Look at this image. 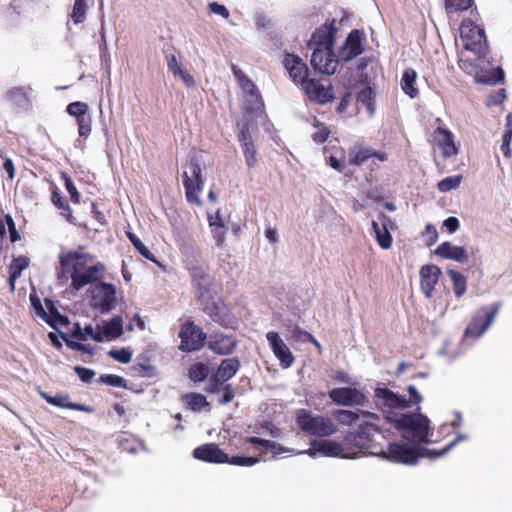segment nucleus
<instances>
[{
  "label": "nucleus",
  "instance_id": "49530a36",
  "mask_svg": "<svg viewBox=\"0 0 512 512\" xmlns=\"http://www.w3.org/2000/svg\"><path fill=\"white\" fill-rule=\"evenodd\" d=\"M512 140V126L507 123L505 125V132L502 135L501 151L505 157L511 156L510 144Z\"/></svg>",
  "mask_w": 512,
  "mask_h": 512
},
{
  "label": "nucleus",
  "instance_id": "f8f14e48",
  "mask_svg": "<svg viewBox=\"0 0 512 512\" xmlns=\"http://www.w3.org/2000/svg\"><path fill=\"white\" fill-rule=\"evenodd\" d=\"M328 396L335 404L346 407L363 406L366 402L365 394L353 387L333 388Z\"/></svg>",
  "mask_w": 512,
  "mask_h": 512
},
{
  "label": "nucleus",
  "instance_id": "423d86ee",
  "mask_svg": "<svg viewBox=\"0 0 512 512\" xmlns=\"http://www.w3.org/2000/svg\"><path fill=\"white\" fill-rule=\"evenodd\" d=\"M183 185L186 199L189 203L200 206L202 204L199 194L203 191L204 178L199 160L192 157L183 171Z\"/></svg>",
  "mask_w": 512,
  "mask_h": 512
},
{
  "label": "nucleus",
  "instance_id": "c756f323",
  "mask_svg": "<svg viewBox=\"0 0 512 512\" xmlns=\"http://www.w3.org/2000/svg\"><path fill=\"white\" fill-rule=\"evenodd\" d=\"M416 79L417 73L414 69L408 68L404 70L401 78V88L411 98H415L418 95V89L415 87Z\"/></svg>",
  "mask_w": 512,
  "mask_h": 512
},
{
  "label": "nucleus",
  "instance_id": "09e8293b",
  "mask_svg": "<svg viewBox=\"0 0 512 512\" xmlns=\"http://www.w3.org/2000/svg\"><path fill=\"white\" fill-rule=\"evenodd\" d=\"M108 354L114 360L124 364H127L132 360V352L125 348L119 350H110Z\"/></svg>",
  "mask_w": 512,
  "mask_h": 512
},
{
  "label": "nucleus",
  "instance_id": "a211bd4d",
  "mask_svg": "<svg viewBox=\"0 0 512 512\" xmlns=\"http://www.w3.org/2000/svg\"><path fill=\"white\" fill-rule=\"evenodd\" d=\"M284 67L288 71L293 82L303 84L307 82L308 68L303 60L294 54H286L283 60Z\"/></svg>",
  "mask_w": 512,
  "mask_h": 512
},
{
  "label": "nucleus",
  "instance_id": "ddd939ff",
  "mask_svg": "<svg viewBox=\"0 0 512 512\" xmlns=\"http://www.w3.org/2000/svg\"><path fill=\"white\" fill-rule=\"evenodd\" d=\"M179 337L181 339L179 348L186 352L200 349L206 338L201 329L193 322H187L182 326L179 332Z\"/></svg>",
  "mask_w": 512,
  "mask_h": 512
},
{
  "label": "nucleus",
  "instance_id": "4468645a",
  "mask_svg": "<svg viewBox=\"0 0 512 512\" xmlns=\"http://www.w3.org/2000/svg\"><path fill=\"white\" fill-rule=\"evenodd\" d=\"M233 71L244 92L246 109L249 111L260 110L263 107V101L254 83L235 67H233Z\"/></svg>",
  "mask_w": 512,
  "mask_h": 512
},
{
  "label": "nucleus",
  "instance_id": "de8ad7c7",
  "mask_svg": "<svg viewBox=\"0 0 512 512\" xmlns=\"http://www.w3.org/2000/svg\"><path fill=\"white\" fill-rule=\"evenodd\" d=\"M100 381L112 387H126V380L118 375L104 374L100 376Z\"/></svg>",
  "mask_w": 512,
  "mask_h": 512
},
{
  "label": "nucleus",
  "instance_id": "37998d69",
  "mask_svg": "<svg viewBox=\"0 0 512 512\" xmlns=\"http://www.w3.org/2000/svg\"><path fill=\"white\" fill-rule=\"evenodd\" d=\"M66 111L70 116L79 119L86 117L85 115L88 111V105L80 101L72 102L67 106Z\"/></svg>",
  "mask_w": 512,
  "mask_h": 512
},
{
  "label": "nucleus",
  "instance_id": "2f4dec72",
  "mask_svg": "<svg viewBox=\"0 0 512 512\" xmlns=\"http://www.w3.org/2000/svg\"><path fill=\"white\" fill-rule=\"evenodd\" d=\"M247 441L251 444L260 445V446L266 448L267 450L271 451L274 455H280L283 453L297 454V452H294L293 449L283 447L281 444H279L275 441L264 440V439H261L258 437H250V438H248Z\"/></svg>",
  "mask_w": 512,
  "mask_h": 512
},
{
  "label": "nucleus",
  "instance_id": "473e14b6",
  "mask_svg": "<svg viewBox=\"0 0 512 512\" xmlns=\"http://www.w3.org/2000/svg\"><path fill=\"white\" fill-rule=\"evenodd\" d=\"M29 265V259L24 256L15 258L9 266V283L11 289L14 290L15 280L21 275L22 271Z\"/></svg>",
  "mask_w": 512,
  "mask_h": 512
},
{
  "label": "nucleus",
  "instance_id": "7ed1b4c3",
  "mask_svg": "<svg viewBox=\"0 0 512 512\" xmlns=\"http://www.w3.org/2000/svg\"><path fill=\"white\" fill-rule=\"evenodd\" d=\"M309 46L313 48L310 63L314 70L326 75L334 74L338 59L332 51L333 41L329 33L325 29L316 31L311 37Z\"/></svg>",
  "mask_w": 512,
  "mask_h": 512
},
{
  "label": "nucleus",
  "instance_id": "774afa93",
  "mask_svg": "<svg viewBox=\"0 0 512 512\" xmlns=\"http://www.w3.org/2000/svg\"><path fill=\"white\" fill-rule=\"evenodd\" d=\"M505 99L504 90H499L494 96H490L488 99V105L501 104Z\"/></svg>",
  "mask_w": 512,
  "mask_h": 512
},
{
  "label": "nucleus",
  "instance_id": "b1692460",
  "mask_svg": "<svg viewBox=\"0 0 512 512\" xmlns=\"http://www.w3.org/2000/svg\"><path fill=\"white\" fill-rule=\"evenodd\" d=\"M363 51L361 33L358 30H353L348 35L345 44L340 51V57L343 61H349Z\"/></svg>",
  "mask_w": 512,
  "mask_h": 512
},
{
  "label": "nucleus",
  "instance_id": "69168bd1",
  "mask_svg": "<svg viewBox=\"0 0 512 512\" xmlns=\"http://www.w3.org/2000/svg\"><path fill=\"white\" fill-rule=\"evenodd\" d=\"M223 390H224V394L222 396V398L219 400L220 404H228L232 401L233 397H234V393H233V390L231 388V385H226L223 387Z\"/></svg>",
  "mask_w": 512,
  "mask_h": 512
},
{
  "label": "nucleus",
  "instance_id": "9b49d317",
  "mask_svg": "<svg viewBox=\"0 0 512 512\" xmlns=\"http://www.w3.org/2000/svg\"><path fill=\"white\" fill-rule=\"evenodd\" d=\"M312 448L308 450L298 451L297 454H308L315 457L317 454H322L328 457H342V458H355L357 453H348L343 444L333 440H320L311 443Z\"/></svg>",
  "mask_w": 512,
  "mask_h": 512
},
{
  "label": "nucleus",
  "instance_id": "8fccbe9b",
  "mask_svg": "<svg viewBox=\"0 0 512 512\" xmlns=\"http://www.w3.org/2000/svg\"><path fill=\"white\" fill-rule=\"evenodd\" d=\"M92 118L90 116L82 117L77 120L78 133L82 137H88L91 133Z\"/></svg>",
  "mask_w": 512,
  "mask_h": 512
},
{
  "label": "nucleus",
  "instance_id": "5fc2aeb1",
  "mask_svg": "<svg viewBox=\"0 0 512 512\" xmlns=\"http://www.w3.org/2000/svg\"><path fill=\"white\" fill-rule=\"evenodd\" d=\"M75 372L83 382H89L95 376V372L85 367H75Z\"/></svg>",
  "mask_w": 512,
  "mask_h": 512
},
{
  "label": "nucleus",
  "instance_id": "ea45409f",
  "mask_svg": "<svg viewBox=\"0 0 512 512\" xmlns=\"http://www.w3.org/2000/svg\"><path fill=\"white\" fill-rule=\"evenodd\" d=\"M462 181L461 175L449 176L442 179L437 187L441 192H448L459 187Z\"/></svg>",
  "mask_w": 512,
  "mask_h": 512
},
{
  "label": "nucleus",
  "instance_id": "6e6d98bb",
  "mask_svg": "<svg viewBox=\"0 0 512 512\" xmlns=\"http://www.w3.org/2000/svg\"><path fill=\"white\" fill-rule=\"evenodd\" d=\"M410 448L413 450L414 455L416 456V462L414 464L417 463V460L419 457L438 458V457L442 456V455H438L440 450L421 449L417 452L414 448H412V447H410Z\"/></svg>",
  "mask_w": 512,
  "mask_h": 512
},
{
  "label": "nucleus",
  "instance_id": "2eb2a0df",
  "mask_svg": "<svg viewBox=\"0 0 512 512\" xmlns=\"http://www.w3.org/2000/svg\"><path fill=\"white\" fill-rule=\"evenodd\" d=\"M302 89L311 101L318 104H326L334 98L332 86L328 81L323 83L309 79L303 84Z\"/></svg>",
  "mask_w": 512,
  "mask_h": 512
},
{
  "label": "nucleus",
  "instance_id": "13d9d810",
  "mask_svg": "<svg viewBox=\"0 0 512 512\" xmlns=\"http://www.w3.org/2000/svg\"><path fill=\"white\" fill-rule=\"evenodd\" d=\"M65 186H66L68 193L71 196L72 201H74L75 203H78L79 199H80V194L78 193V191H77L75 185L73 184V182L71 181V179L68 177L65 178Z\"/></svg>",
  "mask_w": 512,
  "mask_h": 512
},
{
  "label": "nucleus",
  "instance_id": "4d7b16f0",
  "mask_svg": "<svg viewBox=\"0 0 512 512\" xmlns=\"http://www.w3.org/2000/svg\"><path fill=\"white\" fill-rule=\"evenodd\" d=\"M167 67L174 76H177V72L182 69L177 57L174 54L167 56Z\"/></svg>",
  "mask_w": 512,
  "mask_h": 512
},
{
  "label": "nucleus",
  "instance_id": "9d476101",
  "mask_svg": "<svg viewBox=\"0 0 512 512\" xmlns=\"http://www.w3.org/2000/svg\"><path fill=\"white\" fill-rule=\"evenodd\" d=\"M374 397L377 407L385 414H391L395 410H403L411 407V401L387 388H376Z\"/></svg>",
  "mask_w": 512,
  "mask_h": 512
},
{
  "label": "nucleus",
  "instance_id": "c9c22d12",
  "mask_svg": "<svg viewBox=\"0 0 512 512\" xmlns=\"http://www.w3.org/2000/svg\"><path fill=\"white\" fill-rule=\"evenodd\" d=\"M473 0H445V10L448 15L465 11L471 7Z\"/></svg>",
  "mask_w": 512,
  "mask_h": 512
},
{
  "label": "nucleus",
  "instance_id": "e2e57ef3",
  "mask_svg": "<svg viewBox=\"0 0 512 512\" xmlns=\"http://www.w3.org/2000/svg\"><path fill=\"white\" fill-rule=\"evenodd\" d=\"M468 436L465 434H458L457 437L450 442L445 448L441 449L438 455H445L448 451H450L458 442L467 440Z\"/></svg>",
  "mask_w": 512,
  "mask_h": 512
},
{
  "label": "nucleus",
  "instance_id": "0e129e2a",
  "mask_svg": "<svg viewBox=\"0 0 512 512\" xmlns=\"http://www.w3.org/2000/svg\"><path fill=\"white\" fill-rule=\"evenodd\" d=\"M176 77H179L187 87H192L195 83L194 78L187 71H185L183 69H180L177 72Z\"/></svg>",
  "mask_w": 512,
  "mask_h": 512
},
{
  "label": "nucleus",
  "instance_id": "f257e3e1",
  "mask_svg": "<svg viewBox=\"0 0 512 512\" xmlns=\"http://www.w3.org/2000/svg\"><path fill=\"white\" fill-rule=\"evenodd\" d=\"M376 421L365 420L359 423L356 432H348L345 436V443L365 455L377 456L383 459L413 465L416 462V456L409 446L404 443H391L388 451L378 447L374 435L378 434Z\"/></svg>",
  "mask_w": 512,
  "mask_h": 512
},
{
  "label": "nucleus",
  "instance_id": "c03bdc74",
  "mask_svg": "<svg viewBox=\"0 0 512 512\" xmlns=\"http://www.w3.org/2000/svg\"><path fill=\"white\" fill-rule=\"evenodd\" d=\"M372 90L369 87H365L358 92L357 101L364 105L370 114L373 113V102H372Z\"/></svg>",
  "mask_w": 512,
  "mask_h": 512
},
{
  "label": "nucleus",
  "instance_id": "0eeeda50",
  "mask_svg": "<svg viewBox=\"0 0 512 512\" xmlns=\"http://www.w3.org/2000/svg\"><path fill=\"white\" fill-rule=\"evenodd\" d=\"M460 36L466 50L473 52L478 58L485 56L487 40L482 28L470 20H464L460 27Z\"/></svg>",
  "mask_w": 512,
  "mask_h": 512
},
{
  "label": "nucleus",
  "instance_id": "a878e982",
  "mask_svg": "<svg viewBox=\"0 0 512 512\" xmlns=\"http://www.w3.org/2000/svg\"><path fill=\"white\" fill-rule=\"evenodd\" d=\"M99 325L103 341L114 340L123 334V322L120 316H115L110 321L102 320Z\"/></svg>",
  "mask_w": 512,
  "mask_h": 512
},
{
  "label": "nucleus",
  "instance_id": "393cba45",
  "mask_svg": "<svg viewBox=\"0 0 512 512\" xmlns=\"http://www.w3.org/2000/svg\"><path fill=\"white\" fill-rule=\"evenodd\" d=\"M435 254L442 258L451 259L459 263H466L469 259L465 248L452 245L450 242L441 243L436 248Z\"/></svg>",
  "mask_w": 512,
  "mask_h": 512
},
{
  "label": "nucleus",
  "instance_id": "5701e85b",
  "mask_svg": "<svg viewBox=\"0 0 512 512\" xmlns=\"http://www.w3.org/2000/svg\"><path fill=\"white\" fill-rule=\"evenodd\" d=\"M209 348L217 354L227 355L233 352L236 347V340L231 335L214 333L209 337Z\"/></svg>",
  "mask_w": 512,
  "mask_h": 512
},
{
  "label": "nucleus",
  "instance_id": "20e7f679",
  "mask_svg": "<svg viewBox=\"0 0 512 512\" xmlns=\"http://www.w3.org/2000/svg\"><path fill=\"white\" fill-rule=\"evenodd\" d=\"M387 419L395 428L402 431L405 439L411 442L428 443L430 420L421 413L401 414L398 417Z\"/></svg>",
  "mask_w": 512,
  "mask_h": 512
},
{
  "label": "nucleus",
  "instance_id": "cd10ccee",
  "mask_svg": "<svg viewBox=\"0 0 512 512\" xmlns=\"http://www.w3.org/2000/svg\"><path fill=\"white\" fill-rule=\"evenodd\" d=\"M203 310L208 314L213 321L224 324L222 313L223 305L220 302H216L212 299L211 293L207 294L204 300H200Z\"/></svg>",
  "mask_w": 512,
  "mask_h": 512
},
{
  "label": "nucleus",
  "instance_id": "3c124183",
  "mask_svg": "<svg viewBox=\"0 0 512 512\" xmlns=\"http://www.w3.org/2000/svg\"><path fill=\"white\" fill-rule=\"evenodd\" d=\"M258 457H240L235 456L229 459L228 463L236 466H253L254 464L259 462Z\"/></svg>",
  "mask_w": 512,
  "mask_h": 512
},
{
  "label": "nucleus",
  "instance_id": "72a5a7b5",
  "mask_svg": "<svg viewBox=\"0 0 512 512\" xmlns=\"http://www.w3.org/2000/svg\"><path fill=\"white\" fill-rule=\"evenodd\" d=\"M183 401L193 411H201L203 408L209 406L206 397L198 393H189L184 395Z\"/></svg>",
  "mask_w": 512,
  "mask_h": 512
},
{
  "label": "nucleus",
  "instance_id": "6e6552de",
  "mask_svg": "<svg viewBox=\"0 0 512 512\" xmlns=\"http://www.w3.org/2000/svg\"><path fill=\"white\" fill-rule=\"evenodd\" d=\"M90 305L102 314L109 313L117 303V289L113 284L100 282L89 289Z\"/></svg>",
  "mask_w": 512,
  "mask_h": 512
},
{
  "label": "nucleus",
  "instance_id": "aec40b11",
  "mask_svg": "<svg viewBox=\"0 0 512 512\" xmlns=\"http://www.w3.org/2000/svg\"><path fill=\"white\" fill-rule=\"evenodd\" d=\"M193 457L210 463H226L229 461L228 455L214 443L204 444L195 448Z\"/></svg>",
  "mask_w": 512,
  "mask_h": 512
},
{
  "label": "nucleus",
  "instance_id": "39448f33",
  "mask_svg": "<svg viewBox=\"0 0 512 512\" xmlns=\"http://www.w3.org/2000/svg\"><path fill=\"white\" fill-rule=\"evenodd\" d=\"M296 422L303 432L312 436L326 437L337 431L336 425L330 418L314 415L306 409L297 411Z\"/></svg>",
  "mask_w": 512,
  "mask_h": 512
},
{
  "label": "nucleus",
  "instance_id": "7c9ffc66",
  "mask_svg": "<svg viewBox=\"0 0 512 512\" xmlns=\"http://www.w3.org/2000/svg\"><path fill=\"white\" fill-rule=\"evenodd\" d=\"M41 396L49 403L61 408H70L73 410L84 411V406L80 404L71 403L67 395L58 394L56 396H50L47 393L41 392Z\"/></svg>",
  "mask_w": 512,
  "mask_h": 512
},
{
  "label": "nucleus",
  "instance_id": "c85d7f7f",
  "mask_svg": "<svg viewBox=\"0 0 512 512\" xmlns=\"http://www.w3.org/2000/svg\"><path fill=\"white\" fill-rule=\"evenodd\" d=\"M436 133L440 136L439 144L442 148L444 157H451L458 153V149L455 146L452 133L445 128H438Z\"/></svg>",
  "mask_w": 512,
  "mask_h": 512
},
{
  "label": "nucleus",
  "instance_id": "4be33fe9",
  "mask_svg": "<svg viewBox=\"0 0 512 512\" xmlns=\"http://www.w3.org/2000/svg\"><path fill=\"white\" fill-rule=\"evenodd\" d=\"M335 417L344 426H350L354 423L358 424L368 419V421H377L378 415L369 411L364 410H338L335 413Z\"/></svg>",
  "mask_w": 512,
  "mask_h": 512
},
{
  "label": "nucleus",
  "instance_id": "f3484780",
  "mask_svg": "<svg viewBox=\"0 0 512 512\" xmlns=\"http://www.w3.org/2000/svg\"><path fill=\"white\" fill-rule=\"evenodd\" d=\"M239 129L238 140L241 143L242 151L248 167H253L256 162V150L253 144L250 128L246 122H239L237 124Z\"/></svg>",
  "mask_w": 512,
  "mask_h": 512
},
{
  "label": "nucleus",
  "instance_id": "603ef678",
  "mask_svg": "<svg viewBox=\"0 0 512 512\" xmlns=\"http://www.w3.org/2000/svg\"><path fill=\"white\" fill-rule=\"evenodd\" d=\"M84 334H85V340L87 337H90L96 342H103V336L100 335V325L97 324L96 328H94L92 325H86L83 328Z\"/></svg>",
  "mask_w": 512,
  "mask_h": 512
},
{
  "label": "nucleus",
  "instance_id": "412c9836",
  "mask_svg": "<svg viewBox=\"0 0 512 512\" xmlns=\"http://www.w3.org/2000/svg\"><path fill=\"white\" fill-rule=\"evenodd\" d=\"M440 275L441 270L436 265H425L420 269L421 289L427 298L432 297Z\"/></svg>",
  "mask_w": 512,
  "mask_h": 512
},
{
  "label": "nucleus",
  "instance_id": "052dcab7",
  "mask_svg": "<svg viewBox=\"0 0 512 512\" xmlns=\"http://www.w3.org/2000/svg\"><path fill=\"white\" fill-rule=\"evenodd\" d=\"M210 11L214 14L221 15L224 18L229 17V12L224 5L218 4L217 2H213L209 4Z\"/></svg>",
  "mask_w": 512,
  "mask_h": 512
},
{
  "label": "nucleus",
  "instance_id": "4c0bfd02",
  "mask_svg": "<svg viewBox=\"0 0 512 512\" xmlns=\"http://www.w3.org/2000/svg\"><path fill=\"white\" fill-rule=\"evenodd\" d=\"M86 10L87 6L85 0H75L71 12V19L75 24H80L84 22L86 18Z\"/></svg>",
  "mask_w": 512,
  "mask_h": 512
},
{
  "label": "nucleus",
  "instance_id": "864d4df0",
  "mask_svg": "<svg viewBox=\"0 0 512 512\" xmlns=\"http://www.w3.org/2000/svg\"><path fill=\"white\" fill-rule=\"evenodd\" d=\"M376 235L378 244L383 249H388L391 247L392 244V237L388 230L381 229Z\"/></svg>",
  "mask_w": 512,
  "mask_h": 512
},
{
  "label": "nucleus",
  "instance_id": "f704fd0d",
  "mask_svg": "<svg viewBox=\"0 0 512 512\" xmlns=\"http://www.w3.org/2000/svg\"><path fill=\"white\" fill-rule=\"evenodd\" d=\"M448 274L453 283V291L456 297H461L466 292V278L461 273L455 270H449Z\"/></svg>",
  "mask_w": 512,
  "mask_h": 512
},
{
  "label": "nucleus",
  "instance_id": "f03ea898",
  "mask_svg": "<svg viewBox=\"0 0 512 512\" xmlns=\"http://www.w3.org/2000/svg\"><path fill=\"white\" fill-rule=\"evenodd\" d=\"M61 272L60 281L71 279L70 286L79 291L88 284H92L104 277L105 266L85 252L70 251L59 255Z\"/></svg>",
  "mask_w": 512,
  "mask_h": 512
},
{
  "label": "nucleus",
  "instance_id": "58836bf2",
  "mask_svg": "<svg viewBox=\"0 0 512 512\" xmlns=\"http://www.w3.org/2000/svg\"><path fill=\"white\" fill-rule=\"evenodd\" d=\"M209 226L211 227V232L217 246H221L225 241V229L223 222H214L213 218L209 217Z\"/></svg>",
  "mask_w": 512,
  "mask_h": 512
},
{
  "label": "nucleus",
  "instance_id": "a19ab883",
  "mask_svg": "<svg viewBox=\"0 0 512 512\" xmlns=\"http://www.w3.org/2000/svg\"><path fill=\"white\" fill-rule=\"evenodd\" d=\"M127 237L135 247V249L146 259L155 261L153 254L149 249L142 243V241L133 233L127 232Z\"/></svg>",
  "mask_w": 512,
  "mask_h": 512
},
{
  "label": "nucleus",
  "instance_id": "bf43d9fd",
  "mask_svg": "<svg viewBox=\"0 0 512 512\" xmlns=\"http://www.w3.org/2000/svg\"><path fill=\"white\" fill-rule=\"evenodd\" d=\"M318 130L313 134V140L316 142V143H324L329 135V131L326 127L324 126H319L317 127Z\"/></svg>",
  "mask_w": 512,
  "mask_h": 512
},
{
  "label": "nucleus",
  "instance_id": "6ab92c4d",
  "mask_svg": "<svg viewBox=\"0 0 512 512\" xmlns=\"http://www.w3.org/2000/svg\"><path fill=\"white\" fill-rule=\"evenodd\" d=\"M190 276L194 286L197 289V297L199 300H204L207 294H210V286L212 279L206 270L197 264L188 267Z\"/></svg>",
  "mask_w": 512,
  "mask_h": 512
},
{
  "label": "nucleus",
  "instance_id": "680f3d73",
  "mask_svg": "<svg viewBox=\"0 0 512 512\" xmlns=\"http://www.w3.org/2000/svg\"><path fill=\"white\" fill-rule=\"evenodd\" d=\"M443 226L448 230V232L454 233L458 230L460 223L456 217L451 216L444 220Z\"/></svg>",
  "mask_w": 512,
  "mask_h": 512
},
{
  "label": "nucleus",
  "instance_id": "338daca9",
  "mask_svg": "<svg viewBox=\"0 0 512 512\" xmlns=\"http://www.w3.org/2000/svg\"><path fill=\"white\" fill-rule=\"evenodd\" d=\"M52 202L58 208L70 211L69 205L63 200V198L61 197V195L59 193L53 192V194H52Z\"/></svg>",
  "mask_w": 512,
  "mask_h": 512
},
{
  "label": "nucleus",
  "instance_id": "a18cd8bd",
  "mask_svg": "<svg viewBox=\"0 0 512 512\" xmlns=\"http://www.w3.org/2000/svg\"><path fill=\"white\" fill-rule=\"evenodd\" d=\"M6 98L17 105H24L27 102V95L23 88L15 87L7 91Z\"/></svg>",
  "mask_w": 512,
  "mask_h": 512
},
{
  "label": "nucleus",
  "instance_id": "79ce46f5",
  "mask_svg": "<svg viewBox=\"0 0 512 512\" xmlns=\"http://www.w3.org/2000/svg\"><path fill=\"white\" fill-rule=\"evenodd\" d=\"M371 157H372L371 149L359 148L357 150H353L350 153V163L355 164V165H361Z\"/></svg>",
  "mask_w": 512,
  "mask_h": 512
},
{
  "label": "nucleus",
  "instance_id": "e433bc0d",
  "mask_svg": "<svg viewBox=\"0 0 512 512\" xmlns=\"http://www.w3.org/2000/svg\"><path fill=\"white\" fill-rule=\"evenodd\" d=\"M209 368L204 363H195L189 369V378L194 382H201L207 378Z\"/></svg>",
  "mask_w": 512,
  "mask_h": 512
},
{
  "label": "nucleus",
  "instance_id": "dca6fc26",
  "mask_svg": "<svg viewBox=\"0 0 512 512\" xmlns=\"http://www.w3.org/2000/svg\"><path fill=\"white\" fill-rule=\"evenodd\" d=\"M266 339L274 356L280 361L281 367L284 369L291 367L295 360L294 356L280 335L270 331L266 334Z\"/></svg>",
  "mask_w": 512,
  "mask_h": 512
},
{
  "label": "nucleus",
  "instance_id": "1a4fd4ad",
  "mask_svg": "<svg viewBox=\"0 0 512 512\" xmlns=\"http://www.w3.org/2000/svg\"><path fill=\"white\" fill-rule=\"evenodd\" d=\"M501 307L500 303L493 304L489 307H482L474 316L472 322L465 330L467 337L478 338L485 333V331L494 322L495 317Z\"/></svg>",
  "mask_w": 512,
  "mask_h": 512
},
{
  "label": "nucleus",
  "instance_id": "bb28decb",
  "mask_svg": "<svg viewBox=\"0 0 512 512\" xmlns=\"http://www.w3.org/2000/svg\"><path fill=\"white\" fill-rule=\"evenodd\" d=\"M239 368L240 361L237 358L224 359L214 374V379L225 383L238 372Z\"/></svg>",
  "mask_w": 512,
  "mask_h": 512
}]
</instances>
